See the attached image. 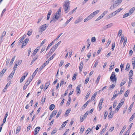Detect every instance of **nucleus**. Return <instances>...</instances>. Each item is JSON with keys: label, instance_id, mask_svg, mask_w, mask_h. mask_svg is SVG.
<instances>
[{"label": "nucleus", "instance_id": "obj_45", "mask_svg": "<svg viewBox=\"0 0 135 135\" xmlns=\"http://www.w3.org/2000/svg\"><path fill=\"white\" fill-rule=\"evenodd\" d=\"M99 62L98 60H97L95 62V64H94V66H93V68H95V67L98 64Z\"/></svg>", "mask_w": 135, "mask_h": 135}, {"label": "nucleus", "instance_id": "obj_28", "mask_svg": "<svg viewBox=\"0 0 135 135\" xmlns=\"http://www.w3.org/2000/svg\"><path fill=\"white\" fill-rule=\"evenodd\" d=\"M104 118L105 119H106L107 117V115L108 113L107 111H105L104 112Z\"/></svg>", "mask_w": 135, "mask_h": 135}, {"label": "nucleus", "instance_id": "obj_60", "mask_svg": "<svg viewBox=\"0 0 135 135\" xmlns=\"http://www.w3.org/2000/svg\"><path fill=\"white\" fill-rule=\"evenodd\" d=\"M76 75V74H74V75L73 76L72 78V80H75Z\"/></svg>", "mask_w": 135, "mask_h": 135}, {"label": "nucleus", "instance_id": "obj_31", "mask_svg": "<svg viewBox=\"0 0 135 135\" xmlns=\"http://www.w3.org/2000/svg\"><path fill=\"white\" fill-rule=\"evenodd\" d=\"M73 18V17H71V18H70L64 24V25H65V26H66V25H67V24H68V23H69V22Z\"/></svg>", "mask_w": 135, "mask_h": 135}, {"label": "nucleus", "instance_id": "obj_18", "mask_svg": "<svg viewBox=\"0 0 135 135\" xmlns=\"http://www.w3.org/2000/svg\"><path fill=\"white\" fill-rule=\"evenodd\" d=\"M50 82L49 81L48 82L46 83L45 84V86L44 88V89L45 90L47 89V88L50 85Z\"/></svg>", "mask_w": 135, "mask_h": 135}, {"label": "nucleus", "instance_id": "obj_51", "mask_svg": "<svg viewBox=\"0 0 135 135\" xmlns=\"http://www.w3.org/2000/svg\"><path fill=\"white\" fill-rule=\"evenodd\" d=\"M115 42L113 43L112 45V50H113L114 49V47H115Z\"/></svg>", "mask_w": 135, "mask_h": 135}, {"label": "nucleus", "instance_id": "obj_55", "mask_svg": "<svg viewBox=\"0 0 135 135\" xmlns=\"http://www.w3.org/2000/svg\"><path fill=\"white\" fill-rule=\"evenodd\" d=\"M61 7L59 8L58 10V11L56 13L60 15L61 14Z\"/></svg>", "mask_w": 135, "mask_h": 135}, {"label": "nucleus", "instance_id": "obj_49", "mask_svg": "<svg viewBox=\"0 0 135 135\" xmlns=\"http://www.w3.org/2000/svg\"><path fill=\"white\" fill-rule=\"evenodd\" d=\"M33 78L32 77H30L28 78L27 81L30 83L33 79Z\"/></svg>", "mask_w": 135, "mask_h": 135}, {"label": "nucleus", "instance_id": "obj_6", "mask_svg": "<svg viewBox=\"0 0 135 135\" xmlns=\"http://www.w3.org/2000/svg\"><path fill=\"white\" fill-rule=\"evenodd\" d=\"M47 27V26L46 24L43 25L40 27V30L43 31L45 30Z\"/></svg>", "mask_w": 135, "mask_h": 135}, {"label": "nucleus", "instance_id": "obj_13", "mask_svg": "<svg viewBox=\"0 0 135 135\" xmlns=\"http://www.w3.org/2000/svg\"><path fill=\"white\" fill-rule=\"evenodd\" d=\"M26 34L24 35L21 38L20 40L19 41V43H22L23 39L26 37Z\"/></svg>", "mask_w": 135, "mask_h": 135}, {"label": "nucleus", "instance_id": "obj_37", "mask_svg": "<svg viewBox=\"0 0 135 135\" xmlns=\"http://www.w3.org/2000/svg\"><path fill=\"white\" fill-rule=\"evenodd\" d=\"M22 60H17L15 64H16L17 65H18L19 64H20L22 62Z\"/></svg>", "mask_w": 135, "mask_h": 135}, {"label": "nucleus", "instance_id": "obj_56", "mask_svg": "<svg viewBox=\"0 0 135 135\" xmlns=\"http://www.w3.org/2000/svg\"><path fill=\"white\" fill-rule=\"evenodd\" d=\"M102 105L101 104H98V107H99V111H100L102 108Z\"/></svg>", "mask_w": 135, "mask_h": 135}, {"label": "nucleus", "instance_id": "obj_43", "mask_svg": "<svg viewBox=\"0 0 135 135\" xmlns=\"http://www.w3.org/2000/svg\"><path fill=\"white\" fill-rule=\"evenodd\" d=\"M38 57V56H37V57H35L32 60L31 62V65L37 59Z\"/></svg>", "mask_w": 135, "mask_h": 135}, {"label": "nucleus", "instance_id": "obj_29", "mask_svg": "<svg viewBox=\"0 0 135 135\" xmlns=\"http://www.w3.org/2000/svg\"><path fill=\"white\" fill-rule=\"evenodd\" d=\"M77 7L74 8L73 10L71 11L69 13H68V15H70L73 14V12L77 9Z\"/></svg>", "mask_w": 135, "mask_h": 135}, {"label": "nucleus", "instance_id": "obj_26", "mask_svg": "<svg viewBox=\"0 0 135 135\" xmlns=\"http://www.w3.org/2000/svg\"><path fill=\"white\" fill-rule=\"evenodd\" d=\"M129 90H127L125 93L124 96L125 97H127L128 96L129 94Z\"/></svg>", "mask_w": 135, "mask_h": 135}, {"label": "nucleus", "instance_id": "obj_42", "mask_svg": "<svg viewBox=\"0 0 135 135\" xmlns=\"http://www.w3.org/2000/svg\"><path fill=\"white\" fill-rule=\"evenodd\" d=\"M45 99H46L45 97L44 98V97H42L41 101V103L42 104H43L44 103L45 101Z\"/></svg>", "mask_w": 135, "mask_h": 135}, {"label": "nucleus", "instance_id": "obj_44", "mask_svg": "<svg viewBox=\"0 0 135 135\" xmlns=\"http://www.w3.org/2000/svg\"><path fill=\"white\" fill-rule=\"evenodd\" d=\"M115 85L112 84L110 85L109 86V88L110 89H113L115 87Z\"/></svg>", "mask_w": 135, "mask_h": 135}, {"label": "nucleus", "instance_id": "obj_59", "mask_svg": "<svg viewBox=\"0 0 135 135\" xmlns=\"http://www.w3.org/2000/svg\"><path fill=\"white\" fill-rule=\"evenodd\" d=\"M88 114H89L88 111H87L85 113L84 115L83 116L84 118H86Z\"/></svg>", "mask_w": 135, "mask_h": 135}, {"label": "nucleus", "instance_id": "obj_38", "mask_svg": "<svg viewBox=\"0 0 135 135\" xmlns=\"http://www.w3.org/2000/svg\"><path fill=\"white\" fill-rule=\"evenodd\" d=\"M49 61L47 60V61H46L42 65L44 67L46 66L49 63Z\"/></svg>", "mask_w": 135, "mask_h": 135}, {"label": "nucleus", "instance_id": "obj_62", "mask_svg": "<svg viewBox=\"0 0 135 135\" xmlns=\"http://www.w3.org/2000/svg\"><path fill=\"white\" fill-rule=\"evenodd\" d=\"M107 25L108 27V28H109L110 27L113 26V24L112 23H110V24H109L108 25Z\"/></svg>", "mask_w": 135, "mask_h": 135}, {"label": "nucleus", "instance_id": "obj_32", "mask_svg": "<svg viewBox=\"0 0 135 135\" xmlns=\"http://www.w3.org/2000/svg\"><path fill=\"white\" fill-rule=\"evenodd\" d=\"M135 117V113H134L133 115L131 116V117L130 118L129 120L130 121H132L133 118H134Z\"/></svg>", "mask_w": 135, "mask_h": 135}, {"label": "nucleus", "instance_id": "obj_33", "mask_svg": "<svg viewBox=\"0 0 135 135\" xmlns=\"http://www.w3.org/2000/svg\"><path fill=\"white\" fill-rule=\"evenodd\" d=\"M133 75V71L132 70H131L129 72V77L131 78L132 76Z\"/></svg>", "mask_w": 135, "mask_h": 135}, {"label": "nucleus", "instance_id": "obj_7", "mask_svg": "<svg viewBox=\"0 0 135 135\" xmlns=\"http://www.w3.org/2000/svg\"><path fill=\"white\" fill-rule=\"evenodd\" d=\"M29 40V39L28 38H26L24 41L23 42L21 46V47L22 48L23 47L25 46L27 44V42Z\"/></svg>", "mask_w": 135, "mask_h": 135}, {"label": "nucleus", "instance_id": "obj_12", "mask_svg": "<svg viewBox=\"0 0 135 135\" xmlns=\"http://www.w3.org/2000/svg\"><path fill=\"white\" fill-rule=\"evenodd\" d=\"M56 113L57 111L56 110L54 111L51 114L50 116L49 120L51 119L53 116L55 115L56 114Z\"/></svg>", "mask_w": 135, "mask_h": 135}, {"label": "nucleus", "instance_id": "obj_16", "mask_svg": "<svg viewBox=\"0 0 135 135\" xmlns=\"http://www.w3.org/2000/svg\"><path fill=\"white\" fill-rule=\"evenodd\" d=\"M82 20V19L80 17H79L77 20H75V22H74V23L77 24L81 22Z\"/></svg>", "mask_w": 135, "mask_h": 135}, {"label": "nucleus", "instance_id": "obj_34", "mask_svg": "<svg viewBox=\"0 0 135 135\" xmlns=\"http://www.w3.org/2000/svg\"><path fill=\"white\" fill-rule=\"evenodd\" d=\"M21 129V127L20 126H18L16 130V133L17 134L19 132Z\"/></svg>", "mask_w": 135, "mask_h": 135}, {"label": "nucleus", "instance_id": "obj_36", "mask_svg": "<svg viewBox=\"0 0 135 135\" xmlns=\"http://www.w3.org/2000/svg\"><path fill=\"white\" fill-rule=\"evenodd\" d=\"M91 92V91L90 90L88 92L87 94L85 96V98L86 99H87L89 97L90 93Z\"/></svg>", "mask_w": 135, "mask_h": 135}, {"label": "nucleus", "instance_id": "obj_23", "mask_svg": "<svg viewBox=\"0 0 135 135\" xmlns=\"http://www.w3.org/2000/svg\"><path fill=\"white\" fill-rule=\"evenodd\" d=\"M15 71H12L11 72V73L10 74L9 76L8 77V78H11V79L12 78V77L15 73Z\"/></svg>", "mask_w": 135, "mask_h": 135}, {"label": "nucleus", "instance_id": "obj_19", "mask_svg": "<svg viewBox=\"0 0 135 135\" xmlns=\"http://www.w3.org/2000/svg\"><path fill=\"white\" fill-rule=\"evenodd\" d=\"M134 59H135L134 57L133 58H132V65H133V68L134 69V68L135 66V60H134Z\"/></svg>", "mask_w": 135, "mask_h": 135}, {"label": "nucleus", "instance_id": "obj_9", "mask_svg": "<svg viewBox=\"0 0 135 135\" xmlns=\"http://www.w3.org/2000/svg\"><path fill=\"white\" fill-rule=\"evenodd\" d=\"M40 129V127H38L36 128L35 129L34 135H36L38 133Z\"/></svg>", "mask_w": 135, "mask_h": 135}, {"label": "nucleus", "instance_id": "obj_39", "mask_svg": "<svg viewBox=\"0 0 135 135\" xmlns=\"http://www.w3.org/2000/svg\"><path fill=\"white\" fill-rule=\"evenodd\" d=\"M112 112H110V113L108 115V117L109 118H112L113 117V114L112 113Z\"/></svg>", "mask_w": 135, "mask_h": 135}, {"label": "nucleus", "instance_id": "obj_15", "mask_svg": "<svg viewBox=\"0 0 135 135\" xmlns=\"http://www.w3.org/2000/svg\"><path fill=\"white\" fill-rule=\"evenodd\" d=\"M7 69H3L0 73V77H2L4 73L6 71Z\"/></svg>", "mask_w": 135, "mask_h": 135}, {"label": "nucleus", "instance_id": "obj_5", "mask_svg": "<svg viewBox=\"0 0 135 135\" xmlns=\"http://www.w3.org/2000/svg\"><path fill=\"white\" fill-rule=\"evenodd\" d=\"M124 102L122 101L120 102L119 104L117 105L116 108L115 109V110L118 112L120 108L122 106V105L124 104Z\"/></svg>", "mask_w": 135, "mask_h": 135}, {"label": "nucleus", "instance_id": "obj_41", "mask_svg": "<svg viewBox=\"0 0 135 135\" xmlns=\"http://www.w3.org/2000/svg\"><path fill=\"white\" fill-rule=\"evenodd\" d=\"M6 34V32L5 31H3L2 34V36L1 37V39H2L3 38V37Z\"/></svg>", "mask_w": 135, "mask_h": 135}, {"label": "nucleus", "instance_id": "obj_63", "mask_svg": "<svg viewBox=\"0 0 135 135\" xmlns=\"http://www.w3.org/2000/svg\"><path fill=\"white\" fill-rule=\"evenodd\" d=\"M103 101V98L101 99L99 104H101L102 105V104Z\"/></svg>", "mask_w": 135, "mask_h": 135}, {"label": "nucleus", "instance_id": "obj_46", "mask_svg": "<svg viewBox=\"0 0 135 135\" xmlns=\"http://www.w3.org/2000/svg\"><path fill=\"white\" fill-rule=\"evenodd\" d=\"M108 12L107 11H105L101 15L103 17L104 15L106 14Z\"/></svg>", "mask_w": 135, "mask_h": 135}, {"label": "nucleus", "instance_id": "obj_27", "mask_svg": "<svg viewBox=\"0 0 135 135\" xmlns=\"http://www.w3.org/2000/svg\"><path fill=\"white\" fill-rule=\"evenodd\" d=\"M97 94V92H95L94 94L93 95V96H92V97H91V100H94V99L95 98V97H96Z\"/></svg>", "mask_w": 135, "mask_h": 135}, {"label": "nucleus", "instance_id": "obj_11", "mask_svg": "<svg viewBox=\"0 0 135 135\" xmlns=\"http://www.w3.org/2000/svg\"><path fill=\"white\" fill-rule=\"evenodd\" d=\"M81 86V85H79L78 86H77L76 88V91L77 92V94H79L80 92V87Z\"/></svg>", "mask_w": 135, "mask_h": 135}, {"label": "nucleus", "instance_id": "obj_17", "mask_svg": "<svg viewBox=\"0 0 135 135\" xmlns=\"http://www.w3.org/2000/svg\"><path fill=\"white\" fill-rule=\"evenodd\" d=\"M115 62H112L111 64V65L109 68V69L112 70L114 66Z\"/></svg>", "mask_w": 135, "mask_h": 135}, {"label": "nucleus", "instance_id": "obj_47", "mask_svg": "<svg viewBox=\"0 0 135 135\" xmlns=\"http://www.w3.org/2000/svg\"><path fill=\"white\" fill-rule=\"evenodd\" d=\"M134 104V102L132 103L130 105V107L129 108V110H130V112L131 111V109L132 108L133 105Z\"/></svg>", "mask_w": 135, "mask_h": 135}, {"label": "nucleus", "instance_id": "obj_61", "mask_svg": "<svg viewBox=\"0 0 135 135\" xmlns=\"http://www.w3.org/2000/svg\"><path fill=\"white\" fill-rule=\"evenodd\" d=\"M117 101H115L114 103L113 104V108H114L116 107V106L117 105Z\"/></svg>", "mask_w": 135, "mask_h": 135}, {"label": "nucleus", "instance_id": "obj_53", "mask_svg": "<svg viewBox=\"0 0 135 135\" xmlns=\"http://www.w3.org/2000/svg\"><path fill=\"white\" fill-rule=\"evenodd\" d=\"M61 110H60L58 112L56 116V118H58L61 114Z\"/></svg>", "mask_w": 135, "mask_h": 135}, {"label": "nucleus", "instance_id": "obj_50", "mask_svg": "<svg viewBox=\"0 0 135 135\" xmlns=\"http://www.w3.org/2000/svg\"><path fill=\"white\" fill-rule=\"evenodd\" d=\"M62 34V33H61L58 36V37H57V38H56L55 39V40H54L53 41H56L59 38V37Z\"/></svg>", "mask_w": 135, "mask_h": 135}, {"label": "nucleus", "instance_id": "obj_64", "mask_svg": "<svg viewBox=\"0 0 135 135\" xmlns=\"http://www.w3.org/2000/svg\"><path fill=\"white\" fill-rule=\"evenodd\" d=\"M64 61L63 60L61 61L59 64V66L60 67L61 66L64 64Z\"/></svg>", "mask_w": 135, "mask_h": 135}, {"label": "nucleus", "instance_id": "obj_14", "mask_svg": "<svg viewBox=\"0 0 135 135\" xmlns=\"http://www.w3.org/2000/svg\"><path fill=\"white\" fill-rule=\"evenodd\" d=\"M135 10V7H134L131 8L129 11V13L130 15H131L132 13Z\"/></svg>", "mask_w": 135, "mask_h": 135}, {"label": "nucleus", "instance_id": "obj_2", "mask_svg": "<svg viewBox=\"0 0 135 135\" xmlns=\"http://www.w3.org/2000/svg\"><path fill=\"white\" fill-rule=\"evenodd\" d=\"M122 0H117L115 1L113 4L111 6L110 9L112 10L115 8L122 2Z\"/></svg>", "mask_w": 135, "mask_h": 135}, {"label": "nucleus", "instance_id": "obj_57", "mask_svg": "<svg viewBox=\"0 0 135 135\" xmlns=\"http://www.w3.org/2000/svg\"><path fill=\"white\" fill-rule=\"evenodd\" d=\"M99 10H97V11H95L94 12H93V13H94V14L95 15H96L99 12Z\"/></svg>", "mask_w": 135, "mask_h": 135}, {"label": "nucleus", "instance_id": "obj_22", "mask_svg": "<svg viewBox=\"0 0 135 135\" xmlns=\"http://www.w3.org/2000/svg\"><path fill=\"white\" fill-rule=\"evenodd\" d=\"M56 55V54L54 53L47 60L49 61L52 60L53 59L54 57Z\"/></svg>", "mask_w": 135, "mask_h": 135}, {"label": "nucleus", "instance_id": "obj_1", "mask_svg": "<svg viewBox=\"0 0 135 135\" xmlns=\"http://www.w3.org/2000/svg\"><path fill=\"white\" fill-rule=\"evenodd\" d=\"M64 9L66 13H67L70 9V3L69 1L66 2L64 5Z\"/></svg>", "mask_w": 135, "mask_h": 135}, {"label": "nucleus", "instance_id": "obj_25", "mask_svg": "<svg viewBox=\"0 0 135 135\" xmlns=\"http://www.w3.org/2000/svg\"><path fill=\"white\" fill-rule=\"evenodd\" d=\"M119 94L117 93L115 94V93H114L113 96L112 97L111 99V100H113L115 98L117 97V96Z\"/></svg>", "mask_w": 135, "mask_h": 135}, {"label": "nucleus", "instance_id": "obj_48", "mask_svg": "<svg viewBox=\"0 0 135 135\" xmlns=\"http://www.w3.org/2000/svg\"><path fill=\"white\" fill-rule=\"evenodd\" d=\"M100 75L98 77V78L96 81V83L97 84H98L99 83V81L100 79Z\"/></svg>", "mask_w": 135, "mask_h": 135}, {"label": "nucleus", "instance_id": "obj_58", "mask_svg": "<svg viewBox=\"0 0 135 135\" xmlns=\"http://www.w3.org/2000/svg\"><path fill=\"white\" fill-rule=\"evenodd\" d=\"M57 131V130L56 129H55L53 130L51 133V134H53L55 133Z\"/></svg>", "mask_w": 135, "mask_h": 135}, {"label": "nucleus", "instance_id": "obj_10", "mask_svg": "<svg viewBox=\"0 0 135 135\" xmlns=\"http://www.w3.org/2000/svg\"><path fill=\"white\" fill-rule=\"evenodd\" d=\"M83 62L82 61H81L80 63V66L79 67V70L80 72H81L82 69L83 68Z\"/></svg>", "mask_w": 135, "mask_h": 135}, {"label": "nucleus", "instance_id": "obj_35", "mask_svg": "<svg viewBox=\"0 0 135 135\" xmlns=\"http://www.w3.org/2000/svg\"><path fill=\"white\" fill-rule=\"evenodd\" d=\"M54 42V41H53L51 43H50L48 46L46 50H47L50 48V47L53 44Z\"/></svg>", "mask_w": 135, "mask_h": 135}, {"label": "nucleus", "instance_id": "obj_20", "mask_svg": "<svg viewBox=\"0 0 135 135\" xmlns=\"http://www.w3.org/2000/svg\"><path fill=\"white\" fill-rule=\"evenodd\" d=\"M126 127L125 126H124L123 128L122 129L121 131L120 132L119 135H122V134L123 132L124 131L125 129H126Z\"/></svg>", "mask_w": 135, "mask_h": 135}, {"label": "nucleus", "instance_id": "obj_4", "mask_svg": "<svg viewBox=\"0 0 135 135\" xmlns=\"http://www.w3.org/2000/svg\"><path fill=\"white\" fill-rule=\"evenodd\" d=\"M60 15L56 13L55 15V17L52 19V20L50 22L52 21L55 22L56 21L58 20L59 17Z\"/></svg>", "mask_w": 135, "mask_h": 135}, {"label": "nucleus", "instance_id": "obj_30", "mask_svg": "<svg viewBox=\"0 0 135 135\" xmlns=\"http://www.w3.org/2000/svg\"><path fill=\"white\" fill-rule=\"evenodd\" d=\"M15 56L12 58V59L11 60V61L9 63V64L10 65H12L13 62L14 61L15 59Z\"/></svg>", "mask_w": 135, "mask_h": 135}, {"label": "nucleus", "instance_id": "obj_3", "mask_svg": "<svg viewBox=\"0 0 135 135\" xmlns=\"http://www.w3.org/2000/svg\"><path fill=\"white\" fill-rule=\"evenodd\" d=\"M110 79L112 81L114 82L115 81L116 82L117 78H116V75L114 72H113L112 73L110 77Z\"/></svg>", "mask_w": 135, "mask_h": 135}, {"label": "nucleus", "instance_id": "obj_24", "mask_svg": "<svg viewBox=\"0 0 135 135\" xmlns=\"http://www.w3.org/2000/svg\"><path fill=\"white\" fill-rule=\"evenodd\" d=\"M55 108V105L53 104L51 105L49 107L50 110H52Z\"/></svg>", "mask_w": 135, "mask_h": 135}, {"label": "nucleus", "instance_id": "obj_21", "mask_svg": "<svg viewBox=\"0 0 135 135\" xmlns=\"http://www.w3.org/2000/svg\"><path fill=\"white\" fill-rule=\"evenodd\" d=\"M71 111V110L70 109H69L67 110L65 114V116H67L68 115V114Z\"/></svg>", "mask_w": 135, "mask_h": 135}, {"label": "nucleus", "instance_id": "obj_52", "mask_svg": "<svg viewBox=\"0 0 135 135\" xmlns=\"http://www.w3.org/2000/svg\"><path fill=\"white\" fill-rule=\"evenodd\" d=\"M96 38H95V37H92L91 39V42H95L96 41Z\"/></svg>", "mask_w": 135, "mask_h": 135}, {"label": "nucleus", "instance_id": "obj_54", "mask_svg": "<svg viewBox=\"0 0 135 135\" xmlns=\"http://www.w3.org/2000/svg\"><path fill=\"white\" fill-rule=\"evenodd\" d=\"M61 7L59 8L58 10V11L56 13L60 15L61 14Z\"/></svg>", "mask_w": 135, "mask_h": 135}, {"label": "nucleus", "instance_id": "obj_8", "mask_svg": "<svg viewBox=\"0 0 135 135\" xmlns=\"http://www.w3.org/2000/svg\"><path fill=\"white\" fill-rule=\"evenodd\" d=\"M127 80V78H124L123 79L120 84V86H121L124 85L126 83Z\"/></svg>", "mask_w": 135, "mask_h": 135}, {"label": "nucleus", "instance_id": "obj_40", "mask_svg": "<svg viewBox=\"0 0 135 135\" xmlns=\"http://www.w3.org/2000/svg\"><path fill=\"white\" fill-rule=\"evenodd\" d=\"M130 13H126L123 16V18H125L126 17H128V16H129V15H131L129 14Z\"/></svg>", "mask_w": 135, "mask_h": 135}]
</instances>
